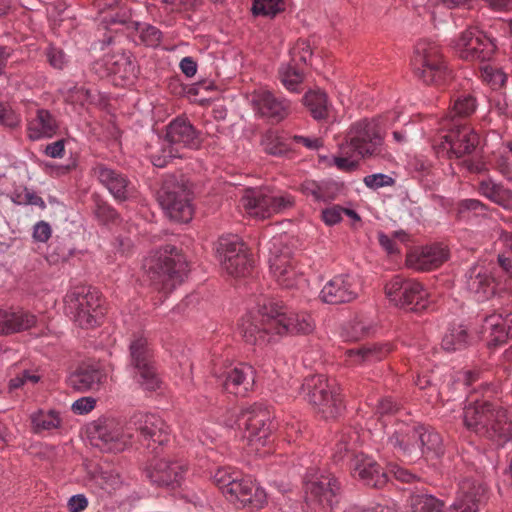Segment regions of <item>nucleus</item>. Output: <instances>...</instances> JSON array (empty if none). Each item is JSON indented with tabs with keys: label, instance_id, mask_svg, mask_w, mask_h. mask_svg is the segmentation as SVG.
<instances>
[{
	"label": "nucleus",
	"instance_id": "nucleus-46",
	"mask_svg": "<svg viewBox=\"0 0 512 512\" xmlns=\"http://www.w3.org/2000/svg\"><path fill=\"white\" fill-rule=\"evenodd\" d=\"M372 329L369 321L354 318L347 322L341 329V337L346 341H358L367 336Z\"/></svg>",
	"mask_w": 512,
	"mask_h": 512
},
{
	"label": "nucleus",
	"instance_id": "nucleus-57",
	"mask_svg": "<svg viewBox=\"0 0 512 512\" xmlns=\"http://www.w3.org/2000/svg\"><path fill=\"white\" fill-rule=\"evenodd\" d=\"M94 214L103 223L113 222L118 218L117 211L107 202L98 198L95 199Z\"/></svg>",
	"mask_w": 512,
	"mask_h": 512
},
{
	"label": "nucleus",
	"instance_id": "nucleus-64",
	"mask_svg": "<svg viewBox=\"0 0 512 512\" xmlns=\"http://www.w3.org/2000/svg\"><path fill=\"white\" fill-rule=\"evenodd\" d=\"M344 208L332 206L322 211V220L326 225L333 226L342 220Z\"/></svg>",
	"mask_w": 512,
	"mask_h": 512
},
{
	"label": "nucleus",
	"instance_id": "nucleus-27",
	"mask_svg": "<svg viewBox=\"0 0 512 512\" xmlns=\"http://www.w3.org/2000/svg\"><path fill=\"white\" fill-rule=\"evenodd\" d=\"M482 333L489 338V344L496 346L512 337V312L493 313L482 323Z\"/></svg>",
	"mask_w": 512,
	"mask_h": 512
},
{
	"label": "nucleus",
	"instance_id": "nucleus-54",
	"mask_svg": "<svg viewBox=\"0 0 512 512\" xmlns=\"http://www.w3.org/2000/svg\"><path fill=\"white\" fill-rule=\"evenodd\" d=\"M443 503L432 495H418L413 499V512H440Z\"/></svg>",
	"mask_w": 512,
	"mask_h": 512
},
{
	"label": "nucleus",
	"instance_id": "nucleus-12",
	"mask_svg": "<svg viewBox=\"0 0 512 512\" xmlns=\"http://www.w3.org/2000/svg\"><path fill=\"white\" fill-rule=\"evenodd\" d=\"M93 444L106 452H123L132 445L130 422L123 424L115 418H100L88 428Z\"/></svg>",
	"mask_w": 512,
	"mask_h": 512
},
{
	"label": "nucleus",
	"instance_id": "nucleus-24",
	"mask_svg": "<svg viewBox=\"0 0 512 512\" xmlns=\"http://www.w3.org/2000/svg\"><path fill=\"white\" fill-rule=\"evenodd\" d=\"M254 107L265 117L273 122L284 120L291 113V102L278 97L269 90H259L252 95Z\"/></svg>",
	"mask_w": 512,
	"mask_h": 512
},
{
	"label": "nucleus",
	"instance_id": "nucleus-48",
	"mask_svg": "<svg viewBox=\"0 0 512 512\" xmlns=\"http://www.w3.org/2000/svg\"><path fill=\"white\" fill-rule=\"evenodd\" d=\"M92 481L105 492L111 493L119 489L123 480L115 471H99L93 475Z\"/></svg>",
	"mask_w": 512,
	"mask_h": 512
},
{
	"label": "nucleus",
	"instance_id": "nucleus-13",
	"mask_svg": "<svg viewBox=\"0 0 512 512\" xmlns=\"http://www.w3.org/2000/svg\"><path fill=\"white\" fill-rule=\"evenodd\" d=\"M447 134L433 145L438 157L461 158L472 153L479 144L478 134L464 123H443Z\"/></svg>",
	"mask_w": 512,
	"mask_h": 512
},
{
	"label": "nucleus",
	"instance_id": "nucleus-61",
	"mask_svg": "<svg viewBox=\"0 0 512 512\" xmlns=\"http://www.w3.org/2000/svg\"><path fill=\"white\" fill-rule=\"evenodd\" d=\"M481 75L485 81L492 83L494 85H502L506 81L505 74L502 71L495 69L490 65H485L482 68Z\"/></svg>",
	"mask_w": 512,
	"mask_h": 512
},
{
	"label": "nucleus",
	"instance_id": "nucleus-53",
	"mask_svg": "<svg viewBox=\"0 0 512 512\" xmlns=\"http://www.w3.org/2000/svg\"><path fill=\"white\" fill-rule=\"evenodd\" d=\"M271 215L281 213L295 205V198L287 192L270 191Z\"/></svg>",
	"mask_w": 512,
	"mask_h": 512
},
{
	"label": "nucleus",
	"instance_id": "nucleus-18",
	"mask_svg": "<svg viewBox=\"0 0 512 512\" xmlns=\"http://www.w3.org/2000/svg\"><path fill=\"white\" fill-rule=\"evenodd\" d=\"M453 47L460 58L465 60H490L496 50L494 39L483 31L470 27L454 41Z\"/></svg>",
	"mask_w": 512,
	"mask_h": 512
},
{
	"label": "nucleus",
	"instance_id": "nucleus-23",
	"mask_svg": "<svg viewBox=\"0 0 512 512\" xmlns=\"http://www.w3.org/2000/svg\"><path fill=\"white\" fill-rule=\"evenodd\" d=\"M214 375L222 383L224 390L234 395L245 396L255 383L254 368L244 363L227 367L221 372L215 371Z\"/></svg>",
	"mask_w": 512,
	"mask_h": 512
},
{
	"label": "nucleus",
	"instance_id": "nucleus-44",
	"mask_svg": "<svg viewBox=\"0 0 512 512\" xmlns=\"http://www.w3.org/2000/svg\"><path fill=\"white\" fill-rule=\"evenodd\" d=\"M479 192L491 201L507 207L512 199V192L492 179H485L479 183Z\"/></svg>",
	"mask_w": 512,
	"mask_h": 512
},
{
	"label": "nucleus",
	"instance_id": "nucleus-9",
	"mask_svg": "<svg viewBox=\"0 0 512 512\" xmlns=\"http://www.w3.org/2000/svg\"><path fill=\"white\" fill-rule=\"evenodd\" d=\"M306 500L310 512H333L340 501V484L326 471H309L305 478Z\"/></svg>",
	"mask_w": 512,
	"mask_h": 512
},
{
	"label": "nucleus",
	"instance_id": "nucleus-56",
	"mask_svg": "<svg viewBox=\"0 0 512 512\" xmlns=\"http://www.w3.org/2000/svg\"><path fill=\"white\" fill-rule=\"evenodd\" d=\"M13 201L18 205H34L42 209L46 207L44 200L34 191L24 188L14 193Z\"/></svg>",
	"mask_w": 512,
	"mask_h": 512
},
{
	"label": "nucleus",
	"instance_id": "nucleus-52",
	"mask_svg": "<svg viewBox=\"0 0 512 512\" xmlns=\"http://www.w3.org/2000/svg\"><path fill=\"white\" fill-rule=\"evenodd\" d=\"M41 378L42 375L39 373L38 369H23L10 379L9 387L11 389H17L24 386H34Z\"/></svg>",
	"mask_w": 512,
	"mask_h": 512
},
{
	"label": "nucleus",
	"instance_id": "nucleus-17",
	"mask_svg": "<svg viewBox=\"0 0 512 512\" xmlns=\"http://www.w3.org/2000/svg\"><path fill=\"white\" fill-rule=\"evenodd\" d=\"M386 445L399 457L415 461L421 458L418 424L393 420L386 426Z\"/></svg>",
	"mask_w": 512,
	"mask_h": 512
},
{
	"label": "nucleus",
	"instance_id": "nucleus-4",
	"mask_svg": "<svg viewBox=\"0 0 512 512\" xmlns=\"http://www.w3.org/2000/svg\"><path fill=\"white\" fill-rule=\"evenodd\" d=\"M143 270L151 285L167 294L182 282L185 263L174 246L166 245L144 259Z\"/></svg>",
	"mask_w": 512,
	"mask_h": 512
},
{
	"label": "nucleus",
	"instance_id": "nucleus-50",
	"mask_svg": "<svg viewBox=\"0 0 512 512\" xmlns=\"http://www.w3.org/2000/svg\"><path fill=\"white\" fill-rule=\"evenodd\" d=\"M286 0H254L252 11L255 15L275 16L284 11Z\"/></svg>",
	"mask_w": 512,
	"mask_h": 512
},
{
	"label": "nucleus",
	"instance_id": "nucleus-40",
	"mask_svg": "<svg viewBox=\"0 0 512 512\" xmlns=\"http://www.w3.org/2000/svg\"><path fill=\"white\" fill-rule=\"evenodd\" d=\"M102 373L94 368H80L72 373L68 378L70 387L77 391H88L99 386Z\"/></svg>",
	"mask_w": 512,
	"mask_h": 512
},
{
	"label": "nucleus",
	"instance_id": "nucleus-22",
	"mask_svg": "<svg viewBox=\"0 0 512 512\" xmlns=\"http://www.w3.org/2000/svg\"><path fill=\"white\" fill-rule=\"evenodd\" d=\"M358 296V281L349 274L334 276L323 286L319 294L324 303L335 305L352 302Z\"/></svg>",
	"mask_w": 512,
	"mask_h": 512
},
{
	"label": "nucleus",
	"instance_id": "nucleus-31",
	"mask_svg": "<svg viewBox=\"0 0 512 512\" xmlns=\"http://www.w3.org/2000/svg\"><path fill=\"white\" fill-rule=\"evenodd\" d=\"M447 259V251L440 245L425 246L410 253L408 265L419 271H429L439 267Z\"/></svg>",
	"mask_w": 512,
	"mask_h": 512
},
{
	"label": "nucleus",
	"instance_id": "nucleus-21",
	"mask_svg": "<svg viewBox=\"0 0 512 512\" xmlns=\"http://www.w3.org/2000/svg\"><path fill=\"white\" fill-rule=\"evenodd\" d=\"M224 496L232 503L239 504L242 507L251 506L260 509L267 503V494L255 481L249 478L236 477L229 487L224 490Z\"/></svg>",
	"mask_w": 512,
	"mask_h": 512
},
{
	"label": "nucleus",
	"instance_id": "nucleus-33",
	"mask_svg": "<svg viewBox=\"0 0 512 512\" xmlns=\"http://www.w3.org/2000/svg\"><path fill=\"white\" fill-rule=\"evenodd\" d=\"M270 271L277 283L284 288H293L301 279L294 262L288 254H273L269 258Z\"/></svg>",
	"mask_w": 512,
	"mask_h": 512
},
{
	"label": "nucleus",
	"instance_id": "nucleus-41",
	"mask_svg": "<svg viewBox=\"0 0 512 512\" xmlns=\"http://www.w3.org/2000/svg\"><path fill=\"white\" fill-rule=\"evenodd\" d=\"M303 101L314 119L322 120L328 117L331 104L324 91L310 90L304 95Z\"/></svg>",
	"mask_w": 512,
	"mask_h": 512
},
{
	"label": "nucleus",
	"instance_id": "nucleus-20",
	"mask_svg": "<svg viewBox=\"0 0 512 512\" xmlns=\"http://www.w3.org/2000/svg\"><path fill=\"white\" fill-rule=\"evenodd\" d=\"M132 433L137 431L140 438L147 442V447L151 443L158 446L165 445L169 441L170 430L165 421L154 413H136L130 419Z\"/></svg>",
	"mask_w": 512,
	"mask_h": 512
},
{
	"label": "nucleus",
	"instance_id": "nucleus-58",
	"mask_svg": "<svg viewBox=\"0 0 512 512\" xmlns=\"http://www.w3.org/2000/svg\"><path fill=\"white\" fill-rule=\"evenodd\" d=\"M363 183L366 187L372 190H377L382 187L392 186L395 180L384 173L370 174L364 177Z\"/></svg>",
	"mask_w": 512,
	"mask_h": 512
},
{
	"label": "nucleus",
	"instance_id": "nucleus-35",
	"mask_svg": "<svg viewBox=\"0 0 512 512\" xmlns=\"http://www.w3.org/2000/svg\"><path fill=\"white\" fill-rule=\"evenodd\" d=\"M36 316L24 311L0 308V335H9L33 327Z\"/></svg>",
	"mask_w": 512,
	"mask_h": 512
},
{
	"label": "nucleus",
	"instance_id": "nucleus-25",
	"mask_svg": "<svg viewBox=\"0 0 512 512\" xmlns=\"http://www.w3.org/2000/svg\"><path fill=\"white\" fill-rule=\"evenodd\" d=\"M465 288L476 301L483 302L495 294L496 281L484 266L473 265L465 274Z\"/></svg>",
	"mask_w": 512,
	"mask_h": 512
},
{
	"label": "nucleus",
	"instance_id": "nucleus-62",
	"mask_svg": "<svg viewBox=\"0 0 512 512\" xmlns=\"http://www.w3.org/2000/svg\"><path fill=\"white\" fill-rule=\"evenodd\" d=\"M52 234L51 226L46 221H39L33 227L32 237L34 241L45 243L47 242Z\"/></svg>",
	"mask_w": 512,
	"mask_h": 512
},
{
	"label": "nucleus",
	"instance_id": "nucleus-38",
	"mask_svg": "<svg viewBox=\"0 0 512 512\" xmlns=\"http://www.w3.org/2000/svg\"><path fill=\"white\" fill-rule=\"evenodd\" d=\"M30 421L35 433L52 432L62 427L63 417L55 409H38L31 413Z\"/></svg>",
	"mask_w": 512,
	"mask_h": 512
},
{
	"label": "nucleus",
	"instance_id": "nucleus-7",
	"mask_svg": "<svg viewBox=\"0 0 512 512\" xmlns=\"http://www.w3.org/2000/svg\"><path fill=\"white\" fill-rule=\"evenodd\" d=\"M127 367L145 390L159 388L153 345L144 332L133 333L129 339Z\"/></svg>",
	"mask_w": 512,
	"mask_h": 512
},
{
	"label": "nucleus",
	"instance_id": "nucleus-59",
	"mask_svg": "<svg viewBox=\"0 0 512 512\" xmlns=\"http://www.w3.org/2000/svg\"><path fill=\"white\" fill-rule=\"evenodd\" d=\"M96 406V399L90 396H85L77 399L71 405V410L77 415H86L91 412Z\"/></svg>",
	"mask_w": 512,
	"mask_h": 512
},
{
	"label": "nucleus",
	"instance_id": "nucleus-55",
	"mask_svg": "<svg viewBox=\"0 0 512 512\" xmlns=\"http://www.w3.org/2000/svg\"><path fill=\"white\" fill-rule=\"evenodd\" d=\"M236 477H239L238 471L231 467H220L213 474V482L224 495V490H229Z\"/></svg>",
	"mask_w": 512,
	"mask_h": 512
},
{
	"label": "nucleus",
	"instance_id": "nucleus-39",
	"mask_svg": "<svg viewBox=\"0 0 512 512\" xmlns=\"http://www.w3.org/2000/svg\"><path fill=\"white\" fill-rule=\"evenodd\" d=\"M418 433L421 457L438 458L443 454V442L438 432L418 424Z\"/></svg>",
	"mask_w": 512,
	"mask_h": 512
},
{
	"label": "nucleus",
	"instance_id": "nucleus-45",
	"mask_svg": "<svg viewBox=\"0 0 512 512\" xmlns=\"http://www.w3.org/2000/svg\"><path fill=\"white\" fill-rule=\"evenodd\" d=\"M282 85L293 93H299L304 79L303 73L291 64H282L278 71Z\"/></svg>",
	"mask_w": 512,
	"mask_h": 512
},
{
	"label": "nucleus",
	"instance_id": "nucleus-49",
	"mask_svg": "<svg viewBox=\"0 0 512 512\" xmlns=\"http://www.w3.org/2000/svg\"><path fill=\"white\" fill-rule=\"evenodd\" d=\"M261 145L263 150L273 156H281L288 152V146L281 140L276 132L269 131L264 134Z\"/></svg>",
	"mask_w": 512,
	"mask_h": 512
},
{
	"label": "nucleus",
	"instance_id": "nucleus-32",
	"mask_svg": "<svg viewBox=\"0 0 512 512\" xmlns=\"http://www.w3.org/2000/svg\"><path fill=\"white\" fill-rule=\"evenodd\" d=\"M269 200V190L249 188L245 190L241 198V205L250 217L266 219L272 216Z\"/></svg>",
	"mask_w": 512,
	"mask_h": 512
},
{
	"label": "nucleus",
	"instance_id": "nucleus-37",
	"mask_svg": "<svg viewBox=\"0 0 512 512\" xmlns=\"http://www.w3.org/2000/svg\"><path fill=\"white\" fill-rule=\"evenodd\" d=\"M301 192L315 202H327L334 200L339 194V185L330 180L315 181L305 180L300 186Z\"/></svg>",
	"mask_w": 512,
	"mask_h": 512
},
{
	"label": "nucleus",
	"instance_id": "nucleus-11",
	"mask_svg": "<svg viewBox=\"0 0 512 512\" xmlns=\"http://www.w3.org/2000/svg\"><path fill=\"white\" fill-rule=\"evenodd\" d=\"M414 65L416 75L426 84L439 85L450 76L440 46L429 40H420L414 51Z\"/></svg>",
	"mask_w": 512,
	"mask_h": 512
},
{
	"label": "nucleus",
	"instance_id": "nucleus-43",
	"mask_svg": "<svg viewBox=\"0 0 512 512\" xmlns=\"http://www.w3.org/2000/svg\"><path fill=\"white\" fill-rule=\"evenodd\" d=\"M476 106V99L471 94L458 95L454 99L449 115L443 123H461L459 120H456V118H465L470 116L476 110Z\"/></svg>",
	"mask_w": 512,
	"mask_h": 512
},
{
	"label": "nucleus",
	"instance_id": "nucleus-3",
	"mask_svg": "<svg viewBox=\"0 0 512 512\" xmlns=\"http://www.w3.org/2000/svg\"><path fill=\"white\" fill-rule=\"evenodd\" d=\"M463 418L468 429L498 445L512 437V419L501 406L475 400L464 408Z\"/></svg>",
	"mask_w": 512,
	"mask_h": 512
},
{
	"label": "nucleus",
	"instance_id": "nucleus-2",
	"mask_svg": "<svg viewBox=\"0 0 512 512\" xmlns=\"http://www.w3.org/2000/svg\"><path fill=\"white\" fill-rule=\"evenodd\" d=\"M384 134L379 119H361L351 125L346 139L339 145L334 165L343 171L357 168L360 158L380 153Z\"/></svg>",
	"mask_w": 512,
	"mask_h": 512
},
{
	"label": "nucleus",
	"instance_id": "nucleus-36",
	"mask_svg": "<svg viewBox=\"0 0 512 512\" xmlns=\"http://www.w3.org/2000/svg\"><path fill=\"white\" fill-rule=\"evenodd\" d=\"M391 351L388 343H368L346 352L351 365H367L382 360Z\"/></svg>",
	"mask_w": 512,
	"mask_h": 512
},
{
	"label": "nucleus",
	"instance_id": "nucleus-30",
	"mask_svg": "<svg viewBox=\"0 0 512 512\" xmlns=\"http://www.w3.org/2000/svg\"><path fill=\"white\" fill-rule=\"evenodd\" d=\"M353 476L371 487H381L388 480L383 468L373 458L363 454L354 459Z\"/></svg>",
	"mask_w": 512,
	"mask_h": 512
},
{
	"label": "nucleus",
	"instance_id": "nucleus-8",
	"mask_svg": "<svg viewBox=\"0 0 512 512\" xmlns=\"http://www.w3.org/2000/svg\"><path fill=\"white\" fill-rule=\"evenodd\" d=\"M304 398L312 404L325 419L336 418L343 410L339 386L324 375L307 377L301 387Z\"/></svg>",
	"mask_w": 512,
	"mask_h": 512
},
{
	"label": "nucleus",
	"instance_id": "nucleus-42",
	"mask_svg": "<svg viewBox=\"0 0 512 512\" xmlns=\"http://www.w3.org/2000/svg\"><path fill=\"white\" fill-rule=\"evenodd\" d=\"M470 344V336L465 326L454 325L448 328L442 338V348L447 352L461 351Z\"/></svg>",
	"mask_w": 512,
	"mask_h": 512
},
{
	"label": "nucleus",
	"instance_id": "nucleus-26",
	"mask_svg": "<svg viewBox=\"0 0 512 512\" xmlns=\"http://www.w3.org/2000/svg\"><path fill=\"white\" fill-rule=\"evenodd\" d=\"M92 172L98 181L108 189L116 201L124 202L132 196L133 187L128 178L122 173L108 168L103 164L95 165Z\"/></svg>",
	"mask_w": 512,
	"mask_h": 512
},
{
	"label": "nucleus",
	"instance_id": "nucleus-60",
	"mask_svg": "<svg viewBox=\"0 0 512 512\" xmlns=\"http://www.w3.org/2000/svg\"><path fill=\"white\" fill-rule=\"evenodd\" d=\"M49 64L55 69H63L67 63L64 52L56 47L50 46L46 51Z\"/></svg>",
	"mask_w": 512,
	"mask_h": 512
},
{
	"label": "nucleus",
	"instance_id": "nucleus-34",
	"mask_svg": "<svg viewBox=\"0 0 512 512\" xmlns=\"http://www.w3.org/2000/svg\"><path fill=\"white\" fill-rule=\"evenodd\" d=\"M103 62L108 73L118 75L123 80L132 81L137 77L138 66L130 52L107 54Z\"/></svg>",
	"mask_w": 512,
	"mask_h": 512
},
{
	"label": "nucleus",
	"instance_id": "nucleus-14",
	"mask_svg": "<svg viewBox=\"0 0 512 512\" xmlns=\"http://www.w3.org/2000/svg\"><path fill=\"white\" fill-rule=\"evenodd\" d=\"M385 294L391 303L401 308L419 312L429 305L427 289L415 279L394 276L385 285Z\"/></svg>",
	"mask_w": 512,
	"mask_h": 512
},
{
	"label": "nucleus",
	"instance_id": "nucleus-10",
	"mask_svg": "<svg viewBox=\"0 0 512 512\" xmlns=\"http://www.w3.org/2000/svg\"><path fill=\"white\" fill-rule=\"evenodd\" d=\"M65 311L82 328L98 324L103 312L97 290L88 286H76L64 298Z\"/></svg>",
	"mask_w": 512,
	"mask_h": 512
},
{
	"label": "nucleus",
	"instance_id": "nucleus-16",
	"mask_svg": "<svg viewBox=\"0 0 512 512\" xmlns=\"http://www.w3.org/2000/svg\"><path fill=\"white\" fill-rule=\"evenodd\" d=\"M216 254L222 268L231 276H245L252 267L245 244L237 235H227L219 238Z\"/></svg>",
	"mask_w": 512,
	"mask_h": 512
},
{
	"label": "nucleus",
	"instance_id": "nucleus-29",
	"mask_svg": "<svg viewBox=\"0 0 512 512\" xmlns=\"http://www.w3.org/2000/svg\"><path fill=\"white\" fill-rule=\"evenodd\" d=\"M58 129L56 117L43 108L37 109L35 115L27 119V137L31 141L50 139L57 134Z\"/></svg>",
	"mask_w": 512,
	"mask_h": 512
},
{
	"label": "nucleus",
	"instance_id": "nucleus-15",
	"mask_svg": "<svg viewBox=\"0 0 512 512\" xmlns=\"http://www.w3.org/2000/svg\"><path fill=\"white\" fill-rule=\"evenodd\" d=\"M157 199L167 216L176 222L187 223L192 219L193 207L190 193L174 179H166L157 193Z\"/></svg>",
	"mask_w": 512,
	"mask_h": 512
},
{
	"label": "nucleus",
	"instance_id": "nucleus-47",
	"mask_svg": "<svg viewBox=\"0 0 512 512\" xmlns=\"http://www.w3.org/2000/svg\"><path fill=\"white\" fill-rule=\"evenodd\" d=\"M495 169L508 181H512V141L502 145L495 158Z\"/></svg>",
	"mask_w": 512,
	"mask_h": 512
},
{
	"label": "nucleus",
	"instance_id": "nucleus-6",
	"mask_svg": "<svg viewBox=\"0 0 512 512\" xmlns=\"http://www.w3.org/2000/svg\"><path fill=\"white\" fill-rule=\"evenodd\" d=\"M272 413L263 403H254L243 408L235 422H224L227 427L234 424L242 431L249 452L264 456L268 450L261 451L270 442Z\"/></svg>",
	"mask_w": 512,
	"mask_h": 512
},
{
	"label": "nucleus",
	"instance_id": "nucleus-63",
	"mask_svg": "<svg viewBox=\"0 0 512 512\" xmlns=\"http://www.w3.org/2000/svg\"><path fill=\"white\" fill-rule=\"evenodd\" d=\"M20 116L11 108L0 104V123L8 127H16L20 124Z\"/></svg>",
	"mask_w": 512,
	"mask_h": 512
},
{
	"label": "nucleus",
	"instance_id": "nucleus-1",
	"mask_svg": "<svg viewBox=\"0 0 512 512\" xmlns=\"http://www.w3.org/2000/svg\"><path fill=\"white\" fill-rule=\"evenodd\" d=\"M314 328L310 314L287 312L272 301L259 304L256 311L246 313L238 325L245 342L252 345H264L286 334H308Z\"/></svg>",
	"mask_w": 512,
	"mask_h": 512
},
{
	"label": "nucleus",
	"instance_id": "nucleus-28",
	"mask_svg": "<svg viewBox=\"0 0 512 512\" xmlns=\"http://www.w3.org/2000/svg\"><path fill=\"white\" fill-rule=\"evenodd\" d=\"M485 492L486 487L482 483L470 479L462 481L450 512H477Z\"/></svg>",
	"mask_w": 512,
	"mask_h": 512
},
{
	"label": "nucleus",
	"instance_id": "nucleus-19",
	"mask_svg": "<svg viewBox=\"0 0 512 512\" xmlns=\"http://www.w3.org/2000/svg\"><path fill=\"white\" fill-rule=\"evenodd\" d=\"M145 475L158 486L177 487L187 473V463L181 458H156L145 467Z\"/></svg>",
	"mask_w": 512,
	"mask_h": 512
},
{
	"label": "nucleus",
	"instance_id": "nucleus-5",
	"mask_svg": "<svg viewBox=\"0 0 512 512\" xmlns=\"http://www.w3.org/2000/svg\"><path fill=\"white\" fill-rule=\"evenodd\" d=\"M200 133L185 117H176L166 127L164 139L158 138L156 146H150L149 157L155 167H165L169 160L179 156L178 147L198 149Z\"/></svg>",
	"mask_w": 512,
	"mask_h": 512
},
{
	"label": "nucleus",
	"instance_id": "nucleus-51",
	"mask_svg": "<svg viewBox=\"0 0 512 512\" xmlns=\"http://www.w3.org/2000/svg\"><path fill=\"white\" fill-rule=\"evenodd\" d=\"M357 440V435L355 433H343L341 434L334 447L333 458L334 461L339 462L342 461L346 455H348L354 447V444Z\"/></svg>",
	"mask_w": 512,
	"mask_h": 512
}]
</instances>
